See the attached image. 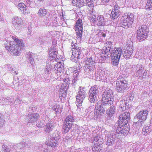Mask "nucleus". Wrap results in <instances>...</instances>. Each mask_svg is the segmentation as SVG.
Returning <instances> with one entry per match:
<instances>
[{
  "label": "nucleus",
  "mask_w": 152,
  "mask_h": 152,
  "mask_svg": "<svg viewBox=\"0 0 152 152\" xmlns=\"http://www.w3.org/2000/svg\"><path fill=\"white\" fill-rule=\"evenodd\" d=\"M72 50V58H74L75 61H74L76 62L81 58L82 56V52L78 47H76V48H75Z\"/></svg>",
  "instance_id": "obj_18"
},
{
  "label": "nucleus",
  "mask_w": 152,
  "mask_h": 152,
  "mask_svg": "<svg viewBox=\"0 0 152 152\" xmlns=\"http://www.w3.org/2000/svg\"><path fill=\"white\" fill-rule=\"evenodd\" d=\"M86 5L90 7L94 8V5L93 1L86 3Z\"/></svg>",
  "instance_id": "obj_54"
},
{
  "label": "nucleus",
  "mask_w": 152,
  "mask_h": 152,
  "mask_svg": "<svg viewBox=\"0 0 152 152\" xmlns=\"http://www.w3.org/2000/svg\"><path fill=\"white\" fill-rule=\"evenodd\" d=\"M88 13L90 15V16L92 15H95V14H96V12L94 10V8H91V9L89 10Z\"/></svg>",
  "instance_id": "obj_50"
},
{
  "label": "nucleus",
  "mask_w": 152,
  "mask_h": 152,
  "mask_svg": "<svg viewBox=\"0 0 152 152\" xmlns=\"http://www.w3.org/2000/svg\"><path fill=\"white\" fill-rule=\"evenodd\" d=\"M31 32V28L28 27V33L29 34H30Z\"/></svg>",
  "instance_id": "obj_60"
},
{
  "label": "nucleus",
  "mask_w": 152,
  "mask_h": 152,
  "mask_svg": "<svg viewBox=\"0 0 152 152\" xmlns=\"http://www.w3.org/2000/svg\"><path fill=\"white\" fill-rule=\"evenodd\" d=\"M96 15V14H95V15H92L90 17L91 18L90 21L91 22V25L92 26H94V24H95V23L96 22V21L97 20Z\"/></svg>",
  "instance_id": "obj_44"
},
{
  "label": "nucleus",
  "mask_w": 152,
  "mask_h": 152,
  "mask_svg": "<svg viewBox=\"0 0 152 152\" xmlns=\"http://www.w3.org/2000/svg\"><path fill=\"white\" fill-rule=\"evenodd\" d=\"M72 124L70 123H67L64 122V124L63 126V129L65 133H66L69 132L70 129L72 128Z\"/></svg>",
  "instance_id": "obj_29"
},
{
  "label": "nucleus",
  "mask_w": 152,
  "mask_h": 152,
  "mask_svg": "<svg viewBox=\"0 0 152 152\" xmlns=\"http://www.w3.org/2000/svg\"><path fill=\"white\" fill-rule=\"evenodd\" d=\"M125 101H120L119 102V107L121 108L122 110H124L126 108Z\"/></svg>",
  "instance_id": "obj_45"
},
{
  "label": "nucleus",
  "mask_w": 152,
  "mask_h": 152,
  "mask_svg": "<svg viewBox=\"0 0 152 152\" xmlns=\"http://www.w3.org/2000/svg\"><path fill=\"white\" fill-rule=\"evenodd\" d=\"M51 66L48 64L47 65L45 69H44V72L45 74H49L51 72Z\"/></svg>",
  "instance_id": "obj_41"
},
{
  "label": "nucleus",
  "mask_w": 152,
  "mask_h": 152,
  "mask_svg": "<svg viewBox=\"0 0 152 152\" xmlns=\"http://www.w3.org/2000/svg\"><path fill=\"white\" fill-rule=\"evenodd\" d=\"M112 21L110 20L104 19V18L101 15H98L97 20L94 24V26H107L111 23Z\"/></svg>",
  "instance_id": "obj_12"
},
{
  "label": "nucleus",
  "mask_w": 152,
  "mask_h": 152,
  "mask_svg": "<svg viewBox=\"0 0 152 152\" xmlns=\"http://www.w3.org/2000/svg\"><path fill=\"white\" fill-rule=\"evenodd\" d=\"M148 29L146 25H143L139 27L137 31V38L141 41L145 40L148 37Z\"/></svg>",
  "instance_id": "obj_10"
},
{
  "label": "nucleus",
  "mask_w": 152,
  "mask_h": 152,
  "mask_svg": "<svg viewBox=\"0 0 152 152\" xmlns=\"http://www.w3.org/2000/svg\"><path fill=\"white\" fill-rule=\"evenodd\" d=\"M26 2V5L31 7H35L37 3L35 2L34 0H27Z\"/></svg>",
  "instance_id": "obj_36"
},
{
  "label": "nucleus",
  "mask_w": 152,
  "mask_h": 152,
  "mask_svg": "<svg viewBox=\"0 0 152 152\" xmlns=\"http://www.w3.org/2000/svg\"><path fill=\"white\" fill-rule=\"evenodd\" d=\"M17 7L23 13L25 14L30 13L29 10L28 9V7L24 3H20L18 4Z\"/></svg>",
  "instance_id": "obj_24"
},
{
  "label": "nucleus",
  "mask_w": 152,
  "mask_h": 152,
  "mask_svg": "<svg viewBox=\"0 0 152 152\" xmlns=\"http://www.w3.org/2000/svg\"><path fill=\"white\" fill-rule=\"evenodd\" d=\"M106 44V46L104 47L102 50V52L104 53V56L108 54L113 50V44L112 42H107Z\"/></svg>",
  "instance_id": "obj_21"
},
{
  "label": "nucleus",
  "mask_w": 152,
  "mask_h": 152,
  "mask_svg": "<svg viewBox=\"0 0 152 152\" xmlns=\"http://www.w3.org/2000/svg\"><path fill=\"white\" fill-rule=\"evenodd\" d=\"M3 151L2 152H10V149L9 148L6 147L5 145H3L2 146Z\"/></svg>",
  "instance_id": "obj_51"
},
{
  "label": "nucleus",
  "mask_w": 152,
  "mask_h": 152,
  "mask_svg": "<svg viewBox=\"0 0 152 152\" xmlns=\"http://www.w3.org/2000/svg\"><path fill=\"white\" fill-rule=\"evenodd\" d=\"M35 107H29V110H31L32 111H34L35 110Z\"/></svg>",
  "instance_id": "obj_62"
},
{
  "label": "nucleus",
  "mask_w": 152,
  "mask_h": 152,
  "mask_svg": "<svg viewBox=\"0 0 152 152\" xmlns=\"http://www.w3.org/2000/svg\"><path fill=\"white\" fill-rule=\"evenodd\" d=\"M35 2L37 3H40L41 2H43L44 0H34Z\"/></svg>",
  "instance_id": "obj_64"
},
{
  "label": "nucleus",
  "mask_w": 152,
  "mask_h": 152,
  "mask_svg": "<svg viewBox=\"0 0 152 152\" xmlns=\"http://www.w3.org/2000/svg\"><path fill=\"white\" fill-rule=\"evenodd\" d=\"M54 123L50 121L48 122L44 127V131L47 133H49L52 131L54 127Z\"/></svg>",
  "instance_id": "obj_23"
},
{
  "label": "nucleus",
  "mask_w": 152,
  "mask_h": 152,
  "mask_svg": "<svg viewBox=\"0 0 152 152\" xmlns=\"http://www.w3.org/2000/svg\"><path fill=\"white\" fill-rule=\"evenodd\" d=\"M99 113V112L97 111L96 110H95V109L94 110V116L95 118H99L101 115H100V113Z\"/></svg>",
  "instance_id": "obj_49"
},
{
  "label": "nucleus",
  "mask_w": 152,
  "mask_h": 152,
  "mask_svg": "<svg viewBox=\"0 0 152 152\" xmlns=\"http://www.w3.org/2000/svg\"><path fill=\"white\" fill-rule=\"evenodd\" d=\"M122 49L121 48H115L108 54L104 56L106 58L111 57L112 64L116 66L118 64V62L122 53Z\"/></svg>",
  "instance_id": "obj_2"
},
{
  "label": "nucleus",
  "mask_w": 152,
  "mask_h": 152,
  "mask_svg": "<svg viewBox=\"0 0 152 152\" xmlns=\"http://www.w3.org/2000/svg\"><path fill=\"white\" fill-rule=\"evenodd\" d=\"M52 110L54 111L56 113H60L62 111V109L59 105L55 106L52 108Z\"/></svg>",
  "instance_id": "obj_42"
},
{
  "label": "nucleus",
  "mask_w": 152,
  "mask_h": 152,
  "mask_svg": "<svg viewBox=\"0 0 152 152\" xmlns=\"http://www.w3.org/2000/svg\"><path fill=\"white\" fill-rule=\"evenodd\" d=\"M144 69L143 68L141 65L137 64L134 65L132 68V71L137 72H138L139 74L142 72Z\"/></svg>",
  "instance_id": "obj_26"
},
{
  "label": "nucleus",
  "mask_w": 152,
  "mask_h": 152,
  "mask_svg": "<svg viewBox=\"0 0 152 152\" xmlns=\"http://www.w3.org/2000/svg\"><path fill=\"white\" fill-rule=\"evenodd\" d=\"M33 56L32 53H31L30 52H28L27 54V57L28 58V60L32 65H33L34 63Z\"/></svg>",
  "instance_id": "obj_38"
},
{
  "label": "nucleus",
  "mask_w": 152,
  "mask_h": 152,
  "mask_svg": "<svg viewBox=\"0 0 152 152\" xmlns=\"http://www.w3.org/2000/svg\"><path fill=\"white\" fill-rule=\"evenodd\" d=\"M98 35L99 36L105 37L106 36V34L103 32H100L98 33Z\"/></svg>",
  "instance_id": "obj_56"
},
{
  "label": "nucleus",
  "mask_w": 152,
  "mask_h": 152,
  "mask_svg": "<svg viewBox=\"0 0 152 152\" xmlns=\"http://www.w3.org/2000/svg\"><path fill=\"white\" fill-rule=\"evenodd\" d=\"M103 139L99 135H97L95 136L94 138L93 143H94L95 145L99 146L102 144V142L103 141Z\"/></svg>",
  "instance_id": "obj_28"
},
{
  "label": "nucleus",
  "mask_w": 152,
  "mask_h": 152,
  "mask_svg": "<svg viewBox=\"0 0 152 152\" xmlns=\"http://www.w3.org/2000/svg\"><path fill=\"white\" fill-rule=\"evenodd\" d=\"M96 145L92 148V150L93 152H102V150L99 148Z\"/></svg>",
  "instance_id": "obj_48"
},
{
  "label": "nucleus",
  "mask_w": 152,
  "mask_h": 152,
  "mask_svg": "<svg viewBox=\"0 0 152 152\" xmlns=\"http://www.w3.org/2000/svg\"><path fill=\"white\" fill-rule=\"evenodd\" d=\"M48 13L47 10L44 7L40 8L38 11V15L40 17L45 16Z\"/></svg>",
  "instance_id": "obj_31"
},
{
  "label": "nucleus",
  "mask_w": 152,
  "mask_h": 152,
  "mask_svg": "<svg viewBox=\"0 0 152 152\" xmlns=\"http://www.w3.org/2000/svg\"><path fill=\"white\" fill-rule=\"evenodd\" d=\"M99 93V86L96 85L91 87L88 92V99L92 103H94L97 100Z\"/></svg>",
  "instance_id": "obj_8"
},
{
  "label": "nucleus",
  "mask_w": 152,
  "mask_h": 152,
  "mask_svg": "<svg viewBox=\"0 0 152 152\" xmlns=\"http://www.w3.org/2000/svg\"><path fill=\"white\" fill-rule=\"evenodd\" d=\"M116 102H114L113 104H111V106L109 109L108 114L109 116L110 117H112L115 113V105H116Z\"/></svg>",
  "instance_id": "obj_30"
},
{
  "label": "nucleus",
  "mask_w": 152,
  "mask_h": 152,
  "mask_svg": "<svg viewBox=\"0 0 152 152\" xmlns=\"http://www.w3.org/2000/svg\"><path fill=\"white\" fill-rule=\"evenodd\" d=\"M110 106H108L102 102L101 104L100 102H98L95 105V110L99 112L100 115H102L104 114L106 108L109 107Z\"/></svg>",
  "instance_id": "obj_16"
},
{
  "label": "nucleus",
  "mask_w": 152,
  "mask_h": 152,
  "mask_svg": "<svg viewBox=\"0 0 152 152\" xmlns=\"http://www.w3.org/2000/svg\"><path fill=\"white\" fill-rule=\"evenodd\" d=\"M102 102L105 104L110 106L111 104H113L114 97L112 90L107 88L102 94Z\"/></svg>",
  "instance_id": "obj_3"
},
{
  "label": "nucleus",
  "mask_w": 152,
  "mask_h": 152,
  "mask_svg": "<svg viewBox=\"0 0 152 152\" xmlns=\"http://www.w3.org/2000/svg\"><path fill=\"white\" fill-rule=\"evenodd\" d=\"M130 114L129 112H125L120 115L118 121V126L116 128L115 137L118 138L119 136H123L126 135L129 133V128L125 126L128 123L129 120Z\"/></svg>",
  "instance_id": "obj_1"
},
{
  "label": "nucleus",
  "mask_w": 152,
  "mask_h": 152,
  "mask_svg": "<svg viewBox=\"0 0 152 152\" xmlns=\"http://www.w3.org/2000/svg\"><path fill=\"white\" fill-rule=\"evenodd\" d=\"M114 9L113 10H116V9H117V10H119V9H120L119 7L116 4L114 6Z\"/></svg>",
  "instance_id": "obj_58"
},
{
  "label": "nucleus",
  "mask_w": 152,
  "mask_h": 152,
  "mask_svg": "<svg viewBox=\"0 0 152 152\" xmlns=\"http://www.w3.org/2000/svg\"><path fill=\"white\" fill-rule=\"evenodd\" d=\"M49 54L50 60H54L56 61H57V60H58V58H57L58 54L56 44H54L53 46L50 48Z\"/></svg>",
  "instance_id": "obj_13"
},
{
  "label": "nucleus",
  "mask_w": 152,
  "mask_h": 152,
  "mask_svg": "<svg viewBox=\"0 0 152 152\" xmlns=\"http://www.w3.org/2000/svg\"><path fill=\"white\" fill-rule=\"evenodd\" d=\"M76 33V38L80 39L82 38L83 33V30L80 29H75Z\"/></svg>",
  "instance_id": "obj_40"
},
{
  "label": "nucleus",
  "mask_w": 152,
  "mask_h": 152,
  "mask_svg": "<svg viewBox=\"0 0 152 152\" xmlns=\"http://www.w3.org/2000/svg\"><path fill=\"white\" fill-rule=\"evenodd\" d=\"M70 138V137L69 136H66V137L65 138H64L63 140L65 142L66 141V140L69 139Z\"/></svg>",
  "instance_id": "obj_59"
},
{
  "label": "nucleus",
  "mask_w": 152,
  "mask_h": 152,
  "mask_svg": "<svg viewBox=\"0 0 152 152\" xmlns=\"http://www.w3.org/2000/svg\"><path fill=\"white\" fill-rule=\"evenodd\" d=\"M79 91L76 96V102L77 104V110L80 111L81 110L82 107V104L83 103L84 99L86 96V89L83 87H80L79 89Z\"/></svg>",
  "instance_id": "obj_7"
},
{
  "label": "nucleus",
  "mask_w": 152,
  "mask_h": 152,
  "mask_svg": "<svg viewBox=\"0 0 152 152\" xmlns=\"http://www.w3.org/2000/svg\"><path fill=\"white\" fill-rule=\"evenodd\" d=\"M65 86L63 85L62 86V87L60 89V95L61 94V96H62L64 97L66 96V91L68 89V87L66 86V85L65 84Z\"/></svg>",
  "instance_id": "obj_32"
},
{
  "label": "nucleus",
  "mask_w": 152,
  "mask_h": 152,
  "mask_svg": "<svg viewBox=\"0 0 152 152\" xmlns=\"http://www.w3.org/2000/svg\"><path fill=\"white\" fill-rule=\"evenodd\" d=\"M12 38L15 42H14L15 45H17L18 47H20L21 49L22 48V47H24V45L23 41L19 39L15 36H12Z\"/></svg>",
  "instance_id": "obj_27"
},
{
  "label": "nucleus",
  "mask_w": 152,
  "mask_h": 152,
  "mask_svg": "<svg viewBox=\"0 0 152 152\" xmlns=\"http://www.w3.org/2000/svg\"><path fill=\"white\" fill-rule=\"evenodd\" d=\"M120 11L119 10H113L111 12L110 16L114 19H116L120 15Z\"/></svg>",
  "instance_id": "obj_35"
},
{
  "label": "nucleus",
  "mask_w": 152,
  "mask_h": 152,
  "mask_svg": "<svg viewBox=\"0 0 152 152\" xmlns=\"http://www.w3.org/2000/svg\"><path fill=\"white\" fill-rule=\"evenodd\" d=\"M133 52V50L132 46H128L123 54L124 58L128 59L130 58Z\"/></svg>",
  "instance_id": "obj_22"
},
{
  "label": "nucleus",
  "mask_w": 152,
  "mask_h": 152,
  "mask_svg": "<svg viewBox=\"0 0 152 152\" xmlns=\"http://www.w3.org/2000/svg\"><path fill=\"white\" fill-rule=\"evenodd\" d=\"M115 136L113 135V132L107 133L105 134V140L106 144L108 146L111 145L114 143L115 140Z\"/></svg>",
  "instance_id": "obj_15"
},
{
  "label": "nucleus",
  "mask_w": 152,
  "mask_h": 152,
  "mask_svg": "<svg viewBox=\"0 0 152 152\" xmlns=\"http://www.w3.org/2000/svg\"><path fill=\"white\" fill-rule=\"evenodd\" d=\"M55 70H56L57 72H63L64 69V64L63 62H58L55 65L54 67Z\"/></svg>",
  "instance_id": "obj_25"
},
{
  "label": "nucleus",
  "mask_w": 152,
  "mask_h": 152,
  "mask_svg": "<svg viewBox=\"0 0 152 152\" xmlns=\"http://www.w3.org/2000/svg\"><path fill=\"white\" fill-rule=\"evenodd\" d=\"M83 23L81 19H78L76 21L75 26V29H80L83 30Z\"/></svg>",
  "instance_id": "obj_34"
},
{
  "label": "nucleus",
  "mask_w": 152,
  "mask_h": 152,
  "mask_svg": "<svg viewBox=\"0 0 152 152\" xmlns=\"http://www.w3.org/2000/svg\"><path fill=\"white\" fill-rule=\"evenodd\" d=\"M13 26L16 29H20L23 26V23L22 20L18 17H14L12 20Z\"/></svg>",
  "instance_id": "obj_14"
},
{
  "label": "nucleus",
  "mask_w": 152,
  "mask_h": 152,
  "mask_svg": "<svg viewBox=\"0 0 152 152\" xmlns=\"http://www.w3.org/2000/svg\"><path fill=\"white\" fill-rule=\"evenodd\" d=\"M145 7L149 10H152V0H148Z\"/></svg>",
  "instance_id": "obj_43"
},
{
  "label": "nucleus",
  "mask_w": 152,
  "mask_h": 152,
  "mask_svg": "<svg viewBox=\"0 0 152 152\" xmlns=\"http://www.w3.org/2000/svg\"><path fill=\"white\" fill-rule=\"evenodd\" d=\"M81 67V65H77L76 66H75L74 67V73H76L78 72H80L81 71L80 69Z\"/></svg>",
  "instance_id": "obj_46"
},
{
  "label": "nucleus",
  "mask_w": 152,
  "mask_h": 152,
  "mask_svg": "<svg viewBox=\"0 0 152 152\" xmlns=\"http://www.w3.org/2000/svg\"><path fill=\"white\" fill-rule=\"evenodd\" d=\"M32 142H30L28 144L24 142H22V143H19L16 144V150L17 151L19 149L21 151L24 152L25 151V147L28 148V147L31 148V145L32 144ZM15 148V147H14Z\"/></svg>",
  "instance_id": "obj_19"
},
{
  "label": "nucleus",
  "mask_w": 152,
  "mask_h": 152,
  "mask_svg": "<svg viewBox=\"0 0 152 152\" xmlns=\"http://www.w3.org/2000/svg\"><path fill=\"white\" fill-rule=\"evenodd\" d=\"M134 18V15L132 13H124L120 20L121 26L125 28H128L132 24Z\"/></svg>",
  "instance_id": "obj_4"
},
{
  "label": "nucleus",
  "mask_w": 152,
  "mask_h": 152,
  "mask_svg": "<svg viewBox=\"0 0 152 152\" xmlns=\"http://www.w3.org/2000/svg\"><path fill=\"white\" fill-rule=\"evenodd\" d=\"M39 117V114L36 113H29L26 118L28 123H32L35 122Z\"/></svg>",
  "instance_id": "obj_20"
},
{
  "label": "nucleus",
  "mask_w": 152,
  "mask_h": 152,
  "mask_svg": "<svg viewBox=\"0 0 152 152\" xmlns=\"http://www.w3.org/2000/svg\"><path fill=\"white\" fill-rule=\"evenodd\" d=\"M104 3H106L108 2L110 0H101Z\"/></svg>",
  "instance_id": "obj_63"
},
{
  "label": "nucleus",
  "mask_w": 152,
  "mask_h": 152,
  "mask_svg": "<svg viewBox=\"0 0 152 152\" xmlns=\"http://www.w3.org/2000/svg\"><path fill=\"white\" fill-rule=\"evenodd\" d=\"M75 121V120L72 116L71 115L68 116L65 118L64 122L66 123H70L73 124V123Z\"/></svg>",
  "instance_id": "obj_37"
},
{
  "label": "nucleus",
  "mask_w": 152,
  "mask_h": 152,
  "mask_svg": "<svg viewBox=\"0 0 152 152\" xmlns=\"http://www.w3.org/2000/svg\"><path fill=\"white\" fill-rule=\"evenodd\" d=\"M21 0H12L15 4H17V3L19 2Z\"/></svg>",
  "instance_id": "obj_61"
},
{
  "label": "nucleus",
  "mask_w": 152,
  "mask_h": 152,
  "mask_svg": "<svg viewBox=\"0 0 152 152\" xmlns=\"http://www.w3.org/2000/svg\"><path fill=\"white\" fill-rule=\"evenodd\" d=\"M83 0H72V3L74 6H81L83 3Z\"/></svg>",
  "instance_id": "obj_39"
},
{
  "label": "nucleus",
  "mask_w": 152,
  "mask_h": 152,
  "mask_svg": "<svg viewBox=\"0 0 152 152\" xmlns=\"http://www.w3.org/2000/svg\"><path fill=\"white\" fill-rule=\"evenodd\" d=\"M60 132L57 130L55 131L51 138L46 142V144L48 146L53 147L56 146L59 142L60 139Z\"/></svg>",
  "instance_id": "obj_9"
},
{
  "label": "nucleus",
  "mask_w": 152,
  "mask_h": 152,
  "mask_svg": "<svg viewBox=\"0 0 152 152\" xmlns=\"http://www.w3.org/2000/svg\"><path fill=\"white\" fill-rule=\"evenodd\" d=\"M1 115L0 113V127L2 126L4 123V120L1 118Z\"/></svg>",
  "instance_id": "obj_55"
},
{
  "label": "nucleus",
  "mask_w": 152,
  "mask_h": 152,
  "mask_svg": "<svg viewBox=\"0 0 152 152\" xmlns=\"http://www.w3.org/2000/svg\"><path fill=\"white\" fill-rule=\"evenodd\" d=\"M148 112V111L146 110L139 112L136 116L138 121L142 122L145 121L147 118Z\"/></svg>",
  "instance_id": "obj_17"
},
{
  "label": "nucleus",
  "mask_w": 152,
  "mask_h": 152,
  "mask_svg": "<svg viewBox=\"0 0 152 152\" xmlns=\"http://www.w3.org/2000/svg\"><path fill=\"white\" fill-rule=\"evenodd\" d=\"M86 66L85 71L87 72V74H92L94 68L95 62L94 60H93L92 58L90 57L87 58L85 61Z\"/></svg>",
  "instance_id": "obj_11"
},
{
  "label": "nucleus",
  "mask_w": 152,
  "mask_h": 152,
  "mask_svg": "<svg viewBox=\"0 0 152 152\" xmlns=\"http://www.w3.org/2000/svg\"><path fill=\"white\" fill-rule=\"evenodd\" d=\"M14 42H7L4 45L6 49L12 55L19 56L21 52V49L20 47H18L17 45H15Z\"/></svg>",
  "instance_id": "obj_6"
},
{
  "label": "nucleus",
  "mask_w": 152,
  "mask_h": 152,
  "mask_svg": "<svg viewBox=\"0 0 152 152\" xmlns=\"http://www.w3.org/2000/svg\"><path fill=\"white\" fill-rule=\"evenodd\" d=\"M128 82L123 75L119 76L116 80V89L118 92L123 93L128 88Z\"/></svg>",
  "instance_id": "obj_5"
},
{
  "label": "nucleus",
  "mask_w": 152,
  "mask_h": 152,
  "mask_svg": "<svg viewBox=\"0 0 152 152\" xmlns=\"http://www.w3.org/2000/svg\"><path fill=\"white\" fill-rule=\"evenodd\" d=\"M7 68L9 71H11V70H13V69H12V68L10 67V65L9 64H7L6 65V66Z\"/></svg>",
  "instance_id": "obj_57"
},
{
  "label": "nucleus",
  "mask_w": 152,
  "mask_h": 152,
  "mask_svg": "<svg viewBox=\"0 0 152 152\" xmlns=\"http://www.w3.org/2000/svg\"><path fill=\"white\" fill-rule=\"evenodd\" d=\"M77 45V44L76 43H75L73 42L71 43V48L73 50L75 48H76V47H77L76 46Z\"/></svg>",
  "instance_id": "obj_53"
},
{
  "label": "nucleus",
  "mask_w": 152,
  "mask_h": 152,
  "mask_svg": "<svg viewBox=\"0 0 152 152\" xmlns=\"http://www.w3.org/2000/svg\"><path fill=\"white\" fill-rule=\"evenodd\" d=\"M36 125L37 127L39 128H42L43 127H44V125L43 123V121H40L38 122L37 124Z\"/></svg>",
  "instance_id": "obj_52"
},
{
  "label": "nucleus",
  "mask_w": 152,
  "mask_h": 152,
  "mask_svg": "<svg viewBox=\"0 0 152 152\" xmlns=\"http://www.w3.org/2000/svg\"><path fill=\"white\" fill-rule=\"evenodd\" d=\"M42 146L40 145L39 144H37L36 145H35V147L34 148V149L35 150L38 151L37 150H39V149H40V151L41 152H43V151H44V152H46L45 150H43L42 149Z\"/></svg>",
  "instance_id": "obj_47"
},
{
  "label": "nucleus",
  "mask_w": 152,
  "mask_h": 152,
  "mask_svg": "<svg viewBox=\"0 0 152 152\" xmlns=\"http://www.w3.org/2000/svg\"><path fill=\"white\" fill-rule=\"evenodd\" d=\"M152 130V129L151 126H146L143 128L142 133L145 135H147L150 133Z\"/></svg>",
  "instance_id": "obj_33"
}]
</instances>
